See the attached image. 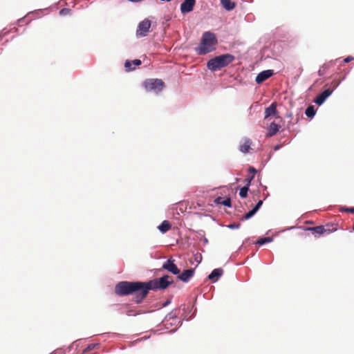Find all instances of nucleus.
Returning <instances> with one entry per match:
<instances>
[{"instance_id": "15", "label": "nucleus", "mask_w": 354, "mask_h": 354, "mask_svg": "<svg viewBox=\"0 0 354 354\" xmlns=\"http://www.w3.org/2000/svg\"><path fill=\"white\" fill-rule=\"evenodd\" d=\"M223 270L222 268L214 269L212 272L208 275V279L213 282H216L219 277L222 276Z\"/></svg>"}, {"instance_id": "25", "label": "nucleus", "mask_w": 354, "mask_h": 354, "mask_svg": "<svg viewBox=\"0 0 354 354\" xmlns=\"http://www.w3.org/2000/svg\"><path fill=\"white\" fill-rule=\"evenodd\" d=\"M256 213H257V212L254 209H252L251 210L248 212L241 220V221L248 220V219L251 218Z\"/></svg>"}, {"instance_id": "36", "label": "nucleus", "mask_w": 354, "mask_h": 354, "mask_svg": "<svg viewBox=\"0 0 354 354\" xmlns=\"http://www.w3.org/2000/svg\"><path fill=\"white\" fill-rule=\"evenodd\" d=\"M281 146L280 145H277L274 146V151L279 150L281 148Z\"/></svg>"}, {"instance_id": "17", "label": "nucleus", "mask_w": 354, "mask_h": 354, "mask_svg": "<svg viewBox=\"0 0 354 354\" xmlns=\"http://www.w3.org/2000/svg\"><path fill=\"white\" fill-rule=\"evenodd\" d=\"M277 113L276 103H272L268 107L265 109V119H267L270 116L275 115Z\"/></svg>"}, {"instance_id": "7", "label": "nucleus", "mask_w": 354, "mask_h": 354, "mask_svg": "<svg viewBox=\"0 0 354 354\" xmlns=\"http://www.w3.org/2000/svg\"><path fill=\"white\" fill-rule=\"evenodd\" d=\"M151 21L149 19H145L140 21L136 30V36L143 37L147 35L151 28Z\"/></svg>"}, {"instance_id": "12", "label": "nucleus", "mask_w": 354, "mask_h": 354, "mask_svg": "<svg viewBox=\"0 0 354 354\" xmlns=\"http://www.w3.org/2000/svg\"><path fill=\"white\" fill-rule=\"evenodd\" d=\"M252 145V140L250 138H244L242 140V142L239 145V150L243 153H246L249 152V149Z\"/></svg>"}, {"instance_id": "19", "label": "nucleus", "mask_w": 354, "mask_h": 354, "mask_svg": "<svg viewBox=\"0 0 354 354\" xmlns=\"http://www.w3.org/2000/svg\"><path fill=\"white\" fill-rule=\"evenodd\" d=\"M223 7L227 11L233 10L235 7V3L231 0H221Z\"/></svg>"}, {"instance_id": "14", "label": "nucleus", "mask_w": 354, "mask_h": 354, "mask_svg": "<svg viewBox=\"0 0 354 354\" xmlns=\"http://www.w3.org/2000/svg\"><path fill=\"white\" fill-rule=\"evenodd\" d=\"M141 63V61L138 59H134L132 62L127 60L124 63V67L127 71H131L134 70L136 66H140Z\"/></svg>"}, {"instance_id": "34", "label": "nucleus", "mask_w": 354, "mask_h": 354, "mask_svg": "<svg viewBox=\"0 0 354 354\" xmlns=\"http://www.w3.org/2000/svg\"><path fill=\"white\" fill-rule=\"evenodd\" d=\"M354 60V57H352V56H348L347 57H346L344 59V63H349L351 62V61Z\"/></svg>"}, {"instance_id": "1", "label": "nucleus", "mask_w": 354, "mask_h": 354, "mask_svg": "<svg viewBox=\"0 0 354 354\" xmlns=\"http://www.w3.org/2000/svg\"><path fill=\"white\" fill-rule=\"evenodd\" d=\"M218 41L214 33L207 31L205 32L197 48V53L200 55H206L215 50V46L217 44Z\"/></svg>"}, {"instance_id": "8", "label": "nucleus", "mask_w": 354, "mask_h": 354, "mask_svg": "<svg viewBox=\"0 0 354 354\" xmlns=\"http://www.w3.org/2000/svg\"><path fill=\"white\" fill-rule=\"evenodd\" d=\"M334 89L326 88L320 94H319L313 102L318 106H321L324 104L326 100L332 95Z\"/></svg>"}, {"instance_id": "37", "label": "nucleus", "mask_w": 354, "mask_h": 354, "mask_svg": "<svg viewBox=\"0 0 354 354\" xmlns=\"http://www.w3.org/2000/svg\"><path fill=\"white\" fill-rule=\"evenodd\" d=\"M203 242H204L205 244H207L208 243L207 239V238H204L203 239Z\"/></svg>"}, {"instance_id": "13", "label": "nucleus", "mask_w": 354, "mask_h": 354, "mask_svg": "<svg viewBox=\"0 0 354 354\" xmlns=\"http://www.w3.org/2000/svg\"><path fill=\"white\" fill-rule=\"evenodd\" d=\"M174 260L169 259L167 260L162 266L164 269H166L171 272V273L176 274H177V266L174 264Z\"/></svg>"}, {"instance_id": "23", "label": "nucleus", "mask_w": 354, "mask_h": 354, "mask_svg": "<svg viewBox=\"0 0 354 354\" xmlns=\"http://www.w3.org/2000/svg\"><path fill=\"white\" fill-rule=\"evenodd\" d=\"M311 230L313 233L321 235L324 234L325 232V228L323 225H319L316 227H313L309 229Z\"/></svg>"}, {"instance_id": "35", "label": "nucleus", "mask_w": 354, "mask_h": 354, "mask_svg": "<svg viewBox=\"0 0 354 354\" xmlns=\"http://www.w3.org/2000/svg\"><path fill=\"white\" fill-rule=\"evenodd\" d=\"M223 201V199L221 197L218 196L214 200V203L216 204H221V202Z\"/></svg>"}, {"instance_id": "42", "label": "nucleus", "mask_w": 354, "mask_h": 354, "mask_svg": "<svg viewBox=\"0 0 354 354\" xmlns=\"http://www.w3.org/2000/svg\"><path fill=\"white\" fill-rule=\"evenodd\" d=\"M319 73L321 75V74H322V72H321V71H319Z\"/></svg>"}, {"instance_id": "40", "label": "nucleus", "mask_w": 354, "mask_h": 354, "mask_svg": "<svg viewBox=\"0 0 354 354\" xmlns=\"http://www.w3.org/2000/svg\"><path fill=\"white\" fill-rule=\"evenodd\" d=\"M262 187H263V189H267L266 186H262Z\"/></svg>"}, {"instance_id": "26", "label": "nucleus", "mask_w": 354, "mask_h": 354, "mask_svg": "<svg viewBox=\"0 0 354 354\" xmlns=\"http://www.w3.org/2000/svg\"><path fill=\"white\" fill-rule=\"evenodd\" d=\"M221 205H223L227 207H232V202L230 198H227L225 200H223V201L221 202Z\"/></svg>"}, {"instance_id": "33", "label": "nucleus", "mask_w": 354, "mask_h": 354, "mask_svg": "<svg viewBox=\"0 0 354 354\" xmlns=\"http://www.w3.org/2000/svg\"><path fill=\"white\" fill-rule=\"evenodd\" d=\"M248 172L251 173L252 175L254 176L255 174L257 172V170L253 167H250L248 169Z\"/></svg>"}, {"instance_id": "27", "label": "nucleus", "mask_w": 354, "mask_h": 354, "mask_svg": "<svg viewBox=\"0 0 354 354\" xmlns=\"http://www.w3.org/2000/svg\"><path fill=\"white\" fill-rule=\"evenodd\" d=\"M96 346H98V344H91L90 345H88L83 351V354H86V353L91 351V350H93L94 348H95Z\"/></svg>"}, {"instance_id": "10", "label": "nucleus", "mask_w": 354, "mask_h": 354, "mask_svg": "<svg viewBox=\"0 0 354 354\" xmlns=\"http://www.w3.org/2000/svg\"><path fill=\"white\" fill-rule=\"evenodd\" d=\"M194 271V268H189L185 270L182 273H180V270L178 269V280H180L183 282H188L189 279L193 277Z\"/></svg>"}, {"instance_id": "2", "label": "nucleus", "mask_w": 354, "mask_h": 354, "mask_svg": "<svg viewBox=\"0 0 354 354\" xmlns=\"http://www.w3.org/2000/svg\"><path fill=\"white\" fill-rule=\"evenodd\" d=\"M234 60V56L231 54H223L210 59L207 62V68L211 71H216L228 66Z\"/></svg>"}, {"instance_id": "32", "label": "nucleus", "mask_w": 354, "mask_h": 354, "mask_svg": "<svg viewBox=\"0 0 354 354\" xmlns=\"http://www.w3.org/2000/svg\"><path fill=\"white\" fill-rule=\"evenodd\" d=\"M342 210L344 212H350L354 214V207H342Z\"/></svg>"}, {"instance_id": "41", "label": "nucleus", "mask_w": 354, "mask_h": 354, "mask_svg": "<svg viewBox=\"0 0 354 354\" xmlns=\"http://www.w3.org/2000/svg\"><path fill=\"white\" fill-rule=\"evenodd\" d=\"M319 73L321 75V74H322V72H321V71H319Z\"/></svg>"}, {"instance_id": "4", "label": "nucleus", "mask_w": 354, "mask_h": 354, "mask_svg": "<svg viewBox=\"0 0 354 354\" xmlns=\"http://www.w3.org/2000/svg\"><path fill=\"white\" fill-rule=\"evenodd\" d=\"M142 86L147 92H153L156 94L160 93L165 87V83L160 79H147L142 83Z\"/></svg>"}, {"instance_id": "24", "label": "nucleus", "mask_w": 354, "mask_h": 354, "mask_svg": "<svg viewBox=\"0 0 354 354\" xmlns=\"http://www.w3.org/2000/svg\"><path fill=\"white\" fill-rule=\"evenodd\" d=\"M249 191V187H248L247 186H243V187L241 188L240 191H239V196L243 198H245L247 197L248 196V192Z\"/></svg>"}, {"instance_id": "39", "label": "nucleus", "mask_w": 354, "mask_h": 354, "mask_svg": "<svg viewBox=\"0 0 354 354\" xmlns=\"http://www.w3.org/2000/svg\"><path fill=\"white\" fill-rule=\"evenodd\" d=\"M65 10H66L65 9L61 10L60 13L62 14Z\"/></svg>"}, {"instance_id": "9", "label": "nucleus", "mask_w": 354, "mask_h": 354, "mask_svg": "<svg viewBox=\"0 0 354 354\" xmlns=\"http://www.w3.org/2000/svg\"><path fill=\"white\" fill-rule=\"evenodd\" d=\"M196 4V0H183L180 4V12L186 14L192 12Z\"/></svg>"}, {"instance_id": "29", "label": "nucleus", "mask_w": 354, "mask_h": 354, "mask_svg": "<svg viewBox=\"0 0 354 354\" xmlns=\"http://www.w3.org/2000/svg\"><path fill=\"white\" fill-rule=\"evenodd\" d=\"M262 205H263V201L259 200L252 209H254L257 212L259 211V209L261 208V207L262 206Z\"/></svg>"}, {"instance_id": "6", "label": "nucleus", "mask_w": 354, "mask_h": 354, "mask_svg": "<svg viewBox=\"0 0 354 354\" xmlns=\"http://www.w3.org/2000/svg\"><path fill=\"white\" fill-rule=\"evenodd\" d=\"M168 275H165L159 279H154L149 281V286H150L151 290H157L165 289L170 285L172 281L169 280Z\"/></svg>"}, {"instance_id": "21", "label": "nucleus", "mask_w": 354, "mask_h": 354, "mask_svg": "<svg viewBox=\"0 0 354 354\" xmlns=\"http://www.w3.org/2000/svg\"><path fill=\"white\" fill-rule=\"evenodd\" d=\"M272 241H273L272 237H270V236L261 237L257 241L256 244H257L259 245H263L266 243H271Z\"/></svg>"}, {"instance_id": "22", "label": "nucleus", "mask_w": 354, "mask_h": 354, "mask_svg": "<svg viewBox=\"0 0 354 354\" xmlns=\"http://www.w3.org/2000/svg\"><path fill=\"white\" fill-rule=\"evenodd\" d=\"M170 227H171L170 223L167 221H164L161 223V225H160L158 226L159 230L162 233L167 232L170 229Z\"/></svg>"}, {"instance_id": "3", "label": "nucleus", "mask_w": 354, "mask_h": 354, "mask_svg": "<svg viewBox=\"0 0 354 354\" xmlns=\"http://www.w3.org/2000/svg\"><path fill=\"white\" fill-rule=\"evenodd\" d=\"M133 283L137 284V287L133 290L134 301L136 303L139 304L147 297L151 288L149 286V281H134Z\"/></svg>"}, {"instance_id": "18", "label": "nucleus", "mask_w": 354, "mask_h": 354, "mask_svg": "<svg viewBox=\"0 0 354 354\" xmlns=\"http://www.w3.org/2000/svg\"><path fill=\"white\" fill-rule=\"evenodd\" d=\"M280 126L275 122L270 123V126L268 127V135L269 136H273L279 131Z\"/></svg>"}, {"instance_id": "16", "label": "nucleus", "mask_w": 354, "mask_h": 354, "mask_svg": "<svg viewBox=\"0 0 354 354\" xmlns=\"http://www.w3.org/2000/svg\"><path fill=\"white\" fill-rule=\"evenodd\" d=\"M164 324L166 326L167 329H169V325L172 326L174 325V327L171 328L169 330V332H175L177 330V325H176V318L173 317H166L165 320L164 321Z\"/></svg>"}, {"instance_id": "5", "label": "nucleus", "mask_w": 354, "mask_h": 354, "mask_svg": "<svg viewBox=\"0 0 354 354\" xmlns=\"http://www.w3.org/2000/svg\"><path fill=\"white\" fill-rule=\"evenodd\" d=\"M137 284L130 281H120L115 287V292L119 296L133 294Z\"/></svg>"}, {"instance_id": "31", "label": "nucleus", "mask_w": 354, "mask_h": 354, "mask_svg": "<svg viewBox=\"0 0 354 354\" xmlns=\"http://www.w3.org/2000/svg\"><path fill=\"white\" fill-rule=\"evenodd\" d=\"M254 178V175H252L250 177L247 178L245 179V181H246L245 186H247L248 187H250L251 181L253 180Z\"/></svg>"}, {"instance_id": "20", "label": "nucleus", "mask_w": 354, "mask_h": 354, "mask_svg": "<svg viewBox=\"0 0 354 354\" xmlns=\"http://www.w3.org/2000/svg\"><path fill=\"white\" fill-rule=\"evenodd\" d=\"M305 114L308 118H313L316 114V110L314 106H308L305 111Z\"/></svg>"}, {"instance_id": "30", "label": "nucleus", "mask_w": 354, "mask_h": 354, "mask_svg": "<svg viewBox=\"0 0 354 354\" xmlns=\"http://www.w3.org/2000/svg\"><path fill=\"white\" fill-rule=\"evenodd\" d=\"M241 225L239 224V223H230L228 225H227V227L231 230H234V229H239Z\"/></svg>"}, {"instance_id": "11", "label": "nucleus", "mask_w": 354, "mask_h": 354, "mask_svg": "<svg viewBox=\"0 0 354 354\" xmlns=\"http://www.w3.org/2000/svg\"><path fill=\"white\" fill-rule=\"evenodd\" d=\"M273 74V70L263 71L257 75L255 81L257 84H261L270 77Z\"/></svg>"}, {"instance_id": "38", "label": "nucleus", "mask_w": 354, "mask_h": 354, "mask_svg": "<svg viewBox=\"0 0 354 354\" xmlns=\"http://www.w3.org/2000/svg\"><path fill=\"white\" fill-rule=\"evenodd\" d=\"M295 227L292 226V227H288L286 230H290L294 229Z\"/></svg>"}, {"instance_id": "28", "label": "nucleus", "mask_w": 354, "mask_h": 354, "mask_svg": "<svg viewBox=\"0 0 354 354\" xmlns=\"http://www.w3.org/2000/svg\"><path fill=\"white\" fill-rule=\"evenodd\" d=\"M194 260L197 263L196 265V267L201 262L202 260V255L201 254L197 252L194 254Z\"/></svg>"}]
</instances>
